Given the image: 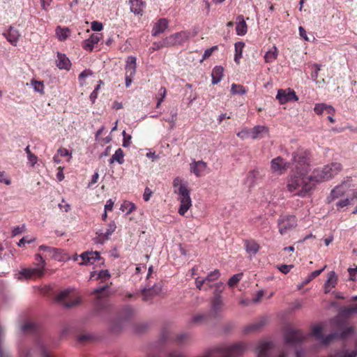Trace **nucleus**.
Returning <instances> with one entry per match:
<instances>
[{
    "label": "nucleus",
    "instance_id": "f257e3e1",
    "mask_svg": "<svg viewBox=\"0 0 357 357\" xmlns=\"http://www.w3.org/2000/svg\"><path fill=\"white\" fill-rule=\"evenodd\" d=\"M287 188L289 192L298 191V195L305 197L314 189V183L311 182L306 174L294 171L287 180Z\"/></svg>",
    "mask_w": 357,
    "mask_h": 357
},
{
    "label": "nucleus",
    "instance_id": "f03ea898",
    "mask_svg": "<svg viewBox=\"0 0 357 357\" xmlns=\"http://www.w3.org/2000/svg\"><path fill=\"white\" fill-rule=\"evenodd\" d=\"M342 169V165L339 162H332L325 165L322 168L315 169L312 174L309 176V179L312 183H321L329 180L337 175Z\"/></svg>",
    "mask_w": 357,
    "mask_h": 357
},
{
    "label": "nucleus",
    "instance_id": "7ed1b4c3",
    "mask_svg": "<svg viewBox=\"0 0 357 357\" xmlns=\"http://www.w3.org/2000/svg\"><path fill=\"white\" fill-rule=\"evenodd\" d=\"M173 186L174 188V192L178 194V199L181 202L178 213L181 215H184L192 206L190 190L188 189L187 185L183 183L182 179L179 177H176L174 179Z\"/></svg>",
    "mask_w": 357,
    "mask_h": 357
},
{
    "label": "nucleus",
    "instance_id": "20e7f679",
    "mask_svg": "<svg viewBox=\"0 0 357 357\" xmlns=\"http://www.w3.org/2000/svg\"><path fill=\"white\" fill-rule=\"evenodd\" d=\"M293 162L295 170L303 174H307L310 165V153L304 149H298L293 153Z\"/></svg>",
    "mask_w": 357,
    "mask_h": 357
},
{
    "label": "nucleus",
    "instance_id": "39448f33",
    "mask_svg": "<svg viewBox=\"0 0 357 357\" xmlns=\"http://www.w3.org/2000/svg\"><path fill=\"white\" fill-rule=\"evenodd\" d=\"M56 299L68 308L75 307L81 302L80 296L73 289L61 291L57 294Z\"/></svg>",
    "mask_w": 357,
    "mask_h": 357
},
{
    "label": "nucleus",
    "instance_id": "423d86ee",
    "mask_svg": "<svg viewBox=\"0 0 357 357\" xmlns=\"http://www.w3.org/2000/svg\"><path fill=\"white\" fill-rule=\"evenodd\" d=\"M223 289L224 284L222 282H216L214 296L211 302V314L213 317L219 315L223 310L224 303L221 296Z\"/></svg>",
    "mask_w": 357,
    "mask_h": 357
},
{
    "label": "nucleus",
    "instance_id": "0eeeda50",
    "mask_svg": "<svg viewBox=\"0 0 357 357\" xmlns=\"http://www.w3.org/2000/svg\"><path fill=\"white\" fill-rule=\"evenodd\" d=\"M278 225L280 234L284 235L296 227L297 219L295 215L281 216L278 220Z\"/></svg>",
    "mask_w": 357,
    "mask_h": 357
},
{
    "label": "nucleus",
    "instance_id": "6e6552de",
    "mask_svg": "<svg viewBox=\"0 0 357 357\" xmlns=\"http://www.w3.org/2000/svg\"><path fill=\"white\" fill-rule=\"evenodd\" d=\"M38 250H43L46 252L45 257H49L50 259H54L59 261H66V259H68V257L67 256L66 253H65V252L60 248L42 245L39 246Z\"/></svg>",
    "mask_w": 357,
    "mask_h": 357
},
{
    "label": "nucleus",
    "instance_id": "1a4fd4ad",
    "mask_svg": "<svg viewBox=\"0 0 357 357\" xmlns=\"http://www.w3.org/2000/svg\"><path fill=\"white\" fill-rule=\"evenodd\" d=\"M276 99L280 104L283 105L291 101H297L298 100L296 92L288 88L287 89H279L276 96Z\"/></svg>",
    "mask_w": 357,
    "mask_h": 357
},
{
    "label": "nucleus",
    "instance_id": "9d476101",
    "mask_svg": "<svg viewBox=\"0 0 357 357\" xmlns=\"http://www.w3.org/2000/svg\"><path fill=\"white\" fill-rule=\"evenodd\" d=\"M191 37V33L189 31H181L172 35H170L167 38V41L170 46H175L182 45L189 40Z\"/></svg>",
    "mask_w": 357,
    "mask_h": 357
},
{
    "label": "nucleus",
    "instance_id": "9b49d317",
    "mask_svg": "<svg viewBox=\"0 0 357 357\" xmlns=\"http://www.w3.org/2000/svg\"><path fill=\"white\" fill-rule=\"evenodd\" d=\"M289 167V163L287 162L282 157L273 158L271 162V169L278 174H284Z\"/></svg>",
    "mask_w": 357,
    "mask_h": 357
},
{
    "label": "nucleus",
    "instance_id": "f8f14e48",
    "mask_svg": "<svg viewBox=\"0 0 357 357\" xmlns=\"http://www.w3.org/2000/svg\"><path fill=\"white\" fill-rule=\"evenodd\" d=\"M349 188V185L346 183H342L340 185L335 186L327 197L328 203H331L334 200L343 197L347 193Z\"/></svg>",
    "mask_w": 357,
    "mask_h": 357
},
{
    "label": "nucleus",
    "instance_id": "ddd939ff",
    "mask_svg": "<svg viewBox=\"0 0 357 357\" xmlns=\"http://www.w3.org/2000/svg\"><path fill=\"white\" fill-rule=\"evenodd\" d=\"M78 257L82 259V261L79 264L80 265L93 264L96 261L100 259V254L98 252H84L79 256L75 255L74 257L75 261L78 260Z\"/></svg>",
    "mask_w": 357,
    "mask_h": 357
},
{
    "label": "nucleus",
    "instance_id": "4468645a",
    "mask_svg": "<svg viewBox=\"0 0 357 357\" xmlns=\"http://www.w3.org/2000/svg\"><path fill=\"white\" fill-rule=\"evenodd\" d=\"M284 338L287 343L294 344L301 342L305 336L300 330L289 329L285 333Z\"/></svg>",
    "mask_w": 357,
    "mask_h": 357
},
{
    "label": "nucleus",
    "instance_id": "2eb2a0df",
    "mask_svg": "<svg viewBox=\"0 0 357 357\" xmlns=\"http://www.w3.org/2000/svg\"><path fill=\"white\" fill-rule=\"evenodd\" d=\"M20 273L26 278H40L44 275L45 268L40 266H37L36 268H24L20 271Z\"/></svg>",
    "mask_w": 357,
    "mask_h": 357
},
{
    "label": "nucleus",
    "instance_id": "dca6fc26",
    "mask_svg": "<svg viewBox=\"0 0 357 357\" xmlns=\"http://www.w3.org/2000/svg\"><path fill=\"white\" fill-rule=\"evenodd\" d=\"M207 164L203 160L193 161L190 164V172L193 173L197 177L204 176Z\"/></svg>",
    "mask_w": 357,
    "mask_h": 357
},
{
    "label": "nucleus",
    "instance_id": "f3484780",
    "mask_svg": "<svg viewBox=\"0 0 357 357\" xmlns=\"http://www.w3.org/2000/svg\"><path fill=\"white\" fill-rule=\"evenodd\" d=\"M116 226L114 221H111L105 229H100L97 232L98 238L100 241H105L109 238V236L116 230Z\"/></svg>",
    "mask_w": 357,
    "mask_h": 357
},
{
    "label": "nucleus",
    "instance_id": "a211bd4d",
    "mask_svg": "<svg viewBox=\"0 0 357 357\" xmlns=\"http://www.w3.org/2000/svg\"><path fill=\"white\" fill-rule=\"evenodd\" d=\"M130 9L135 15H142L146 8V2L143 0H129Z\"/></svg>",
    "mask_w": 357,
    "mask_h": 357
},
{
    "label": "nucleus",
    "instance_id": "6ab92c4d",
    "mask_svg": "<svg viewBox=\"0 0 357 357\" xmlns=\"http://www.w3.org/2000/svg\"><path fill=\"white\" fill-rule=\"evenodd\" d=\"M100 40V34L93 33L88 39H86L82 42V48L86 51L91 52L94 45L97 44Z\"/></svg>",
    "mask_w": 357,
    "mask_h": 357
},
{
    "label": "nucleus",
    "instance_id": "aec40b11",
    "mask_svg": "<svg viewBox=\"0 0 357 357\" xmlns=\"http://www.w3.org/2000/svg\"><path fill=\"white\" fill-rule=\"evenodd\" d=\"M137 59L135 56H128L126 61V75H128L129 77H134L136 73V68H137Z\"/></svg>",
    "mask_w": 357,
    "mask_h": 357
},
{
    "label": "nucleus",
    "instance_id": "412c9836",
    "mask_svg": "<svg viewBox=\"0 0 357 357\" xmlns=\"http://www.w3.org/2000/svg\"><path fill=\"white\" fill-rule=\"evenodd\" d=\"M168 26V21L165 18L160 19L153 26L152 29V35L158 36L163 33Z\"/></svg>",
    "mask_w": 357,
    "mask_h": 357
},
{
    "label": "nucleus",
    "instance_id": "4be33fe9",
    "mask_svg": "<svg viewBox=\"0 0 357 357\" xmlns=\"http://www.w3.org/2000/svg\"><path fill=\"white\" fill-rule=\"evenodd\" d=\"M6 39L13 45H16L20 36L17 29L10 26L7 33H3Z\"/></svg>",
    "mask_w": 357,
    "mask_h": 357
},
{
    "label": "nucleus",
    "instance_id": "5701e85b",
    "mask_svg": "<svg viewBox=\"0 0 357 357\" xmlns=\"http://www.w3.org/2000/svg\"><path fill=\"white\" fill-rule=\"evenodd\" d=\"M220 276V273L218 270L211 271L204 279L205 285L208 290L214 287L215 288V284H213Z\"/></svg>",
    "mask_w": 357,
    "mask_h": 357
},
{
    "label": "nucleus",
    "instance_id": "b1692460",
    "mask_svg": "<svg viewBox=\"0 0 357 357\" xmlns=\"http://www.w3.org/2000/svg\"><path fill=\"white\" fill-rule=\"evenodd\" d=\"M268 132V128L264 126H257L250 129L251 138L252 139L262 138Z\"/></svg>",
    "mask_w": 357,
    "mask_h": 357
},
{
    "label": "nucleus",
    "instance_id": "393cba45",
    "mask_svg": "<svg viewBox=\"0 0 357 357\" xmlns=\"http://www.w3.org/2000/svg\"><path fill=\"white\" fill-rule=\"evenodd\" d=\"M237 24L236 31L238 36H244L247 33L248 26L243 15H238L236 18Z\"/></svg>",
    "mask_w": 357,
    "mask_h": 357
},
{
    "label": "nucleus",
    "instance_id": "a878e982",
    "mask_svg": "<svg viewBox=\"0 0 357 357\" xmlns=\"http://www.w3.org/2000/svg\"><path fill=\"white\" fill-rule=\"evenodd\" d=\"M56 66L60 69L69 70L70 68V61L63 54H57Z\"/></svg>",
    "mask_w": 357,
    "mask_h": 357
},
{
    "label": "nucleus",
    "instance_id": "bb28decb",
    "mask_svg": "<svg viewBox=\"0 0 357 357\" xmlns=\"http://www.w3.org/2000/svg\"><path fill=\"white\" fill-rule=\"evenodd\" d=\"M245 248L247 252L255 255L260 249L259 243L253 240H245L244 241Z\"/></svg>",
    "mask_w": 357,
    "mask_h": 357
},
{
    "label": "nucleus",
    "instance_id": "cd10ccee",
    "mask_svg": "<svg viewBox=\"0 0 357 357\" xmlns=\"http://www.w3.org/2000/svg\"><path fill=\"white\" fill-rule=\"evenodd\" d=\"M265 325V320L261 319L255 323L248 325L244 331L245 333H254L259 331Z\"/></svg>",
    "mask_w": 357,
    "mask_h": 357
},
{
    "label": "nucleus",
    "instance_id": "c85d7f7f",
    "mask_svg": "<svg viewBox=\"0 0 357 357\" xmlns=\"http://www.w3.org/2000/svg\"><path fill=\"white\" fill-rule=\"evenodd\" d=\"M224 69L222 66H215L212 71V83L218 84L222 78Z\"/></svg>",
    "mask_w": 357,
    "mask_h": 357
},
{
    "label": "nucleus",
    "instance_id": "c756f323",
    "mask_svg": "<svg viewBox=\"0 0 357 357\" xmlns=\"http://www.w3.org/2000/svg\"><path fill=\"white\" fill-rule=\"evenodd\" d=\"M337 276L335 273V272L332 271L328 274V280H326L324 288H325V292H328L331 288L334 287L335 284H337Z\"/></svg>",
    "mask_w": 357,
    "mask_h": 357
},
{
    "label": "nucleus",
    "instance_id": "7c9ffc66",
    "mask_svg": "<svg viewBox=\"0 0 357 357\" xmlns=\"http://www.w3.org/2000/svg\"><path fill=\"white\" fill-rule=\"evenodd\" d=\"M272 347V343L269 342H264L259 344L257 349L259 357H268V351Z\"/></svg>",
    "mask_w": 357,
    "mask_h": 357
},
{
    "label": "nucleus",
    "instance_id": "2f4dec72",
    "mask_svg": "<svg viewBox=\"0 0 357 357\" xmlns=\"http://www.w3.org/2000/svg\"><path fill=\"white\" fill-rule=\"evenodd\" d=\"M97 275L96 278V280H100L101 282H106L109 280L111 275L107 270H101L98 273L93 271L91 273V279Z\"/></svg>",
    "mask_w": 357,
    "mask_h": 357
},
{
    "label": "nucleus",
    "instance_id": "473e14b6",
    "mask_svg": "<svg viewBox=\"0 0 357 357\" xmlns=\"http://www.w3.org/2000/svg\"><path fill=\"white\" fill-rule=\"evenodd\" d=\"M235 46V54H234V61L238 64L240 63V59L242 57L243 50L245 47V43L243 42H237L234 45Z\"/></svg>",
    "mask_w": 357,
    "mask_h": 357
},
{
    "label": "nucleus",
    "instance_id": "72a5a7b5",
    "mask_svg": "<svg viewBox=\"0 0 357 357\" xmlns=\"http://www.w3.org/2000/svg\"><path fill=\"white\" fill-rule=\"evenodd\" d=\"M171 47L170 44H169V41H167V38L159 41L155 42L153 43V45L149 48L150 52H153L154 51L159 50L163 47Z\"/></svg>",
    "mask_w": 357,
    "mask_h": 357
},
{
    "label": "nucleus",
    "instance_id": "f704fd0d",
    "mask_svg": "<svg viewBox=\"0 0 357 357\" xmlns=\"http://www.w3.org/2000/svg\"><path fill=\"white\" fill-rule=\"evenodd\" d=\"M70 30L67 27L57 26L56 29V34L60 41H63L67 39L69 36Z\"/></svg>",
    "mask_w": 357,
    "mask_h": 357
},
{
    "label": "nucleus",
    "instance_id": "c9c22d12",
    "mask_svg": "<svg viewBox=\"0 0 357 357\" xmlns=\"http://www.w3.org/2000/svg\"><path fill=\"white\" fill-rule=\"evenodd\" d=\"M124 153L121 149H118L114 154L112 156L110 159V162H113L114 161H116L119 164L121 165L124 162Z\"/></svg>",
    "mask_w": 357,
    "mask_h": 357
},
{
    "label": "nucleus",
    "instance_id": "e433bc0d",
    "mask_svg": "<svg viewBox=\"0 0 357 357\" xmlns=\"http://www.w3.org/2000/svg\"><path fill=\"white\" fill-rule=\"evenodd\" d=\"M134 310L130 306H125L123 307L120 312V318L121 319H127L130 317H131L134 314Z\"/></svg>",
    "mask_w": 357,
    "mask_h": 357
},
{
    "label": "nucleus",
    "instance_id": "4c0bfd02",
    "mask_svg": "<svg viewBox=\"0 0 357 357\" xmlns=\"http://www.w3.org/2000/svg\"><path fill=\"white\" fill-rule=\"evenodd\" d=\"M31 85L33 87L36 92H38L41 95L45 93V85L43 81L31 79Z\"/></svg>",
    "mask_w": 357,
    "mask_h": 357
},
{
    "label": "nucleus",
    "instance_id": "58836bf2",
    "mask_svg": "<svg viewBox=\"0 0 357 357\" xmlns=\"http://www.w3.org/2000/svg\"><path fill=\"white\" fill-rule=\"evenodd\" d=\"M112 284V282H110L109 284H105L104 286H102L100 287H98V289H95L93 291V294H95L97 296V298L100 299V298L105 296L107 297L108 295L105 294L106 289H109L110 285Z\"/></svg>",
    "mask_w": 357,
    "mask_h": 357
},
{
    "label": "nucleus",
    "instance_id": "ea45409f",
    "mask_svg": "<svg viewBox=\"0 0 357 357\" xmlns=\"http://www.w3.org/2000/svg\"><path fill=\"white\" fill-rule=\"evenodd\" d=\"M312 335L318 340L324 337L323 327L321 325L314 326L312 328Z\"/></svg>",
    "mask_w": 357,
    "mask_h": 357
},
{
    "label": "nucleus",
    "instance_id": "a19ab883",
    "mask_svg": "<svg viewBox=\"0 0 357 357\" xmlns=\"http://www.w3.org/2000/svg\"><path fill=\"white\" fill-rule=\"evenodd\" d=\"M355 331V328L354 326H349L344 328L340 333H338V339L340 340H345L349 336L352 335Z\"/></svg>",
    "mask_w": 357,
    "mask_h": 357
},
{
    "label": "nucleus",
    "instance_id": "79ce46f5",
    "mask_svg": "<svg viewBox=\"0 0 357 357\" xmlns=\"http://www.w3.org/2000/svg\"><path fill=\"white\" fill-rule=\"evenodd\" d=\"M136 206L135 204L130 202H124L121 206V210L126 211V214H130L132 211H135Z\"/></svg>",
    "mask_w": 357,
    "mask_h": 357
},
{
    "label": "nucleus",
    "instance_id": "37998d69",
    "mask_svg": "<svg viewBox=\"0 0 357 357\" xmlns=\"http://www.w3.org/2000/svg\"><path fill=\"white\" fill-rule=\"evenodd\" d=\"M273 49L274 50H269L266 53L264 59L266 63H271L276 59L278 56L277 49L275 47H273Z\"/></svg>",
    "mask_w": 357,
    "mask_h": 357
},
{
    "label": "nucleus",
    "instance_id": "c03bdc74",
    "mask_svg": "<svg viewBox=\"0 0 357 357\" xmlns=\"http://www.w3.org/2000/svg\"><path fill=\"white\" fill-rule=\"evenodd\" d=\"M335 339H338V332L332 333L328 335H324L320 340L323 344L327 345Z\"/></svg>",
    "mask_w": 357,
    "mask_h": 357
},
{
    "label": "nucleus",
    "instance_id": "a18cd8bd",
    "mask_svg": "<svg viewBox=\"0 0 357 357\" xmlns=\"http://www.w3.org/2000/svg\"><path fill=\"white\" fill-rule=\"evenodd\" d=\"M231 92L232 94H245L247 90L245 87L241 84H232L231 88Z\"/></svg>",
    "mask_w": 357,
    "mask_h": 357
},
{
    "label": "nucleus",
    "instance_id": "49530a36",
    "mask_svg": "<svg viewBox=\"0 0 357 357\" xmlns=\"http://www.w3.org/2000/svg\"><path fill=\"white\" fill-rule=\"evenodd\" d=\"M207 319V315L206 314H202V313H200V314H195L192 319H191V323H193V324H202V323H204Z\"/></svg>",
    "mask_w": 357,
    "mask_h": 357
},
{
    "label": "nucleus",
    "instance_id": "de8ad7c7",
    "mask_svg": "<svg viewBox=\"0 0 357 357\" xmlns=\"http://www.w3.org/2000/svg\"><path fill=\"white\" fill-rule=\"evenodd\" d=\"M357 356V351H349L347 350L346 351H341L335 354L334 357H356Z\"/></svg>",
    "mask_w": 357,
    "mask_h": 357
},
{
    "label": "nucleus",
    "instance_id": "09e8293b",
    "mask_svg": "<svg viewBox=\"0 0 357 357\" xmlns=\"http://www.w3.org/2000/svg\"><path fill=\"white\" fill-rule=\"evenodd\" d=\"M242 273L235 274L231 277L228 281V285L229 287H234L242 278Z\"/></svg>",
    "mask_w": 357,
    "mask_h": 357
},
{
    "label": "nucleus",
    "instance_id": "8fccbe9b",
    "mask_svg": "<svg viewBox=\"0 0 357 357\" xmlns=\"http://www.w3.org/2000/svg\"><path fill=\"white\" fill-rule=\"evenodd\" d=\"M154 294V291L151 289H144L142 291L143 300L144 301H149L152 299Z\"/></svg>",
    "mask_w": 357,
    "mask_h": 357
},
{
    "label": "nucleus",
    "instance_id": "3c124183",
    "mask_svg": "<svg viewBox=\"0 0 357 357\" xmlns=\"http://www.w3.org/2000/svg\"><path fill=\"white\" fill-rule=\"evenodd\" d=\"M352 202L353 201L351 200V199L346 198V199L340 200L339 202H337L336 203L337 210L339 211L340 208L347 206L348 205H350L352 203Z\"/></svg>",
    "mask_w": 357,
    "mask_h": 357
},
{
    "label": "nucleus",
    "instance_id": "603ef678",
    "mask_svg": "<svg viewBox=\"0 0 357 357\" xmlns=\"http://www.w3.org/2000/svg\"><path fill=\"white\" fill-rule=\"evenodd\" d=\"M21 329L24 333H30L36 329V325L32 322H26L22 326Z\"/></svg>",
    "mask_w": 357,
    "mask_h": 357
},
{
    "label": "nucleus",
    "instance_id": "864d4df0",
    "mask_svg": "<svg viewBox=\"0 0 357 357\" xmlns=\"http://www.w3.org/2000/svg\"><path fill=\"white\" fill-rule=\"evenodd\" d=\"M195 284H196L197 288L199 289V290H201V289H204L205 291L208 290V288H206V287L205 285V282H204V278H202L199 277L197 278L195 280Z\"/></svg>",
    "mask_w": 357,
    "mask_h": 357
},
{
    "label": "nucleus",
    "instance_id": "5fc2aeb1",
    "mask_svg": "<svg viewBox=\"0 0 357 357\" xmlns=\"http://www.w3.org/2000/svg\"><path fill=\"white\" fill-rule=\"evenodd\" d=\"M326 105V104H325V103L316 104L314 106V112L318 115L323 114L325 111Z\"/></svg>",
    "mask_w": 357,
    "mask_h": 357
},
{
    "label": "nucleus",
    "instance_id": "6e6d98bb",
    "mask_svg": "<svg viewBox=\"0 0 357 357\" xmlns=\"http://www.w3.org/2000/svg\"><path fill=\"white\" fill-rule=\"evenodd\" d=\"M166 89L165 87H161L159 90L158 95L160 96V98H158V102L156 105V107L158 108L160 105H161L162 102L163 101V99L165 98L166 96Z\"/></svg>",
    "mask_w": 357,
    "mask_h": 357
},
{
    "label": "nucleus",
    "instance_id": "4d7b16f0",
    "mask_svg": "<svg viewBox=\"0 0 357 357\" xmlns=\"http://www.w3.org/2000/svg\"><path fill=\"white\" fill-rule=\"evenodd\" d=\"M237 136L243 139L251 137L250 129L245 128L238 132Z\"/></svg>",
    "mask_w": 357,
    "mask_h": 357
},
{
    "label": "nucleus",
    "instance_id": "13d9d810",
    "mask_svg": "<svg viewBox=\"0 0 357 357\" xmlns=\"http://www.w3.org/2000/svg\"><path fill=\"white\" fill-rule=\"evenodd\" d=\"M35 260L36 261L37 266H40V267L45 268V267L46 266V262L40 254H36L35 255Z\"/></svg>",
    "mask_w": 357,
    "mask_h": 357
},
{
    "label": "nucleus",
    "instance_id": "bf43d9fd",
    "mask_svg": "<svg viewBox=\"0 0 357 357\" xmlns=\"http://www.w3.org/2000/svg\"><path fill=\"white\" fill-rule=\"evenodd\" d=\"M35 240H36L35 238H29V236H24L20 240V241L17 243V245L19 247H24L25 243H31L34 242Z\"/></svg>",
    "mask_w": 357,
    "mask_h": 357
},
{
    "label": "nucleus",
    "instance_id": "052dcab7",
    "mask_svg": "<svg viewBox=\"0 0 357 357\" xmlns=\"http://www.w3.org/2000/svg\"><path fill=\"white\" fill-rule=\"evenodd\" d=\"M26 230L25 225H23L22 227L17 226L12 230V236L20 235L24 232Z\"/></svg>",
    "mask_w": 357,
    "mask_h": 357
},
{
    "label": "nucleus",
    "instance_id": "680f3d73",
    "mask_svg": "<svg viewBox=\"0 0 357 357\" xmlns=\"http://www.w3.org/2000/svg\"><path fill=\"white\" fill-rule=\"evenodd\" d=\"M93 75V72L92 70L88 69V70H84V71H82L79 75V80L80 82V84L82 85L83 83L82 82L84 81V79L86 77H89V76H91Z\"/></svg>",
    "mask_w": 357,
    "mask_h": 357
},
{
    "label": "nucleus",
    "instance_id": "e2e57ef3",
    "mask_svg": "<svg viewBox=\"0 0 357 357\" xmlns=\"http://www.w3.org/2000/svg\"><path fill=\"white\" fill-rule=\"evenodd\" d=\"M190 339V335L188 333H181L179 335H177L176 337V341L178 343H183L186 340Z\"/></svg>",
    "mask_w": 357,
    "mask_h": 357
},
{
    "label": "nucleus",
    "instance_id": "0e129e2a",
    "mask_svg": "<svg viewBox=\"0 0 357 357\" xmlns=\"http://www.w3.org/2000/svg\"><path fill=\"white\" fill-rule=\"evenodd\" d=\"M91 29L94 31H100L103 29V25L101 22L93 21L91 22Z\"/></svg>",
    "mask_w": 357,
    "mask_h": 357
},
{
    "label": "nucleus",
    "instance_id": "69168bd1",
    "mask_svg": "<svg viewBox=\"0 0 357 357\" xmlns=\"http://www.w3.org/2000/svg\"><path fill=\"white\" fill-rule=\"evenodd\" d=\"M122 135L123 136V146L124 147H128L130 144L131 136L127 135L126 131H123Z\"/></svg>",
    "mask_w": 357,
    "mask_h": 357
},
{
    "label": "nucleus",
    "instance_id": "338daca9",
    "mask_svg": "<svg viewBox=\"0 0 357 357\" xmlns=\"http://www.w3.org/2000/svg\"><path fill=\"white\" fill-rule=\"evenodd\" d=\"M355 312H357V305L349 307H345L342 310V313L346 316H349V314Z\"/></svg>",
    "mask_w": 357,
    "mask_h": 357
},
{
    "label": "nucleus",
    "instance_id": "774afa93",
    "mask_svg": "<svg viewBox=\"0 0 357 357\" xmlns=\"http://www.w3.org/2000/svg\"><path fill=\"white\" fill-rule=\"evenodd\" d=\"M258 174V172L255 170L250 171L247 175V179L250 181L251 183L255 182V179Z\"/></svg>",
    "mask_w": 357,
    "mask_h": 357
}]
</instances>
